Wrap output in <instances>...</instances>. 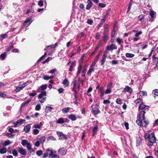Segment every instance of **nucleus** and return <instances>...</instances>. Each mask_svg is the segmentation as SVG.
Returning <instances> with one entry per match:
<instances>
[{"mask_svg":"<svg viewBox=\"0 0 158 158\" xmlns=\"http://www.w3.org/2000/svg\"><path fill=\"white\" fill-rule=\"evenodd\" d=\"M145 113L144 110L139 111L137 114L136 123L140 126L146 127L148 124V121L145 119L144 114Z\"/></svg>","mask_w":158,"mask_h":158,"instance_id":"nucleus-1","label":"nucleus"},{"mask_svg":"<svg viewBox=\"0 0 158 158\" xmlns=\"http://www.w3.org/2000/svg\"><path fill=\"white\" fill-rule=\"evenodd\" d=\"M46 151L48 154L49 158H59V156L56 154V151L53 150L52 149L48 148Z\"/></svg>","mask_w":158,"mask_h":158,"instance_id":"nucleus-2","label":"nucleus"},{"mask_svg":"<svg viewBox=\"0 0 158 158\" xmlns=\"http://www.w3.org/2000/svg\"><path fill=\"white\" fill-rule=\"evenodd\" d=\"M46 92L45 91H42L38 95V98L40 100V101L41 102L43 103L45 101L46 99Z\"/></svg>","mask_w":158,"mask_h":158,"instance_id":"nucleus-3","label":"nucleus"},{"mask_svg":"<svg viewBox=\"0 0 158 158\" xmlns=\"http://www.w3.org/2000/svg\"><path fill=\"white\" fill-rule=\"evenodd\" d=\"M149 140V143H148L149 145L152 146L153 145V143L156 142V139L154 134H151L150 135Z\"/></svg>","mask_w":158,"mask_h":158,"instance_id":"nucleus-4","label":"nucleus"},{"mask_svg":"<svg viewBox=\"0 0 158 158\" xmlns=\"http://www.w3.org/2000/svg\"><path fill=\"white\" fill-rule=\"evenodd\" d=\"M95 108H92V112L94 115L96 116L98 114L100 113V111L99 110V106L97 104L95 105Z\"/></svg>","mask_w":158,"mask_h":158,"instance_id":"nucleus-5","label":"nucleus"},{"mask_svg":"<svg viewBox=\"0 0 158 158\" xmlns=\"http://www.w3.org/2000/svg\"><path fill=\"white\" fill-rule=\"evenodd\" d=\"M56 134L59 137V139L60 140H63L67 139L66 135L60 131H57Z\"/></svg>","mask_w":158,"mask_h":158,"instance_id":"nucleus-6","label":"nucleus"},{"mask_svg":"<svg viewBox=\"0 0 158 158\" xmlns=\"http://www.w3.org/2000/svg\"><path fill=\"white\" fill-rule=\"evenodd\" d=\"M80 89V84H76L75 82L73 84V91L75 93V97L76 98V94L77 90H79Z\"/></svg>","mask_w":158,"mask_h":158,"instance_id":"nucleus-7","label":"nucleus"},{"mask_svg":"<svg viewBox=\"0 0 158 158\" xmlns=\"http://www.w3.org/2000/svg\"><path fill=\"white\" fill-rule=\"evenodd\" d=\"M27 85L26 83H24L19 85L17 87L15 91L16 92H18L20 90H22L23 88H24Z\"/></svg>","mask_w":158,"mask_h":158,"instance_id":"nucleus-8","label":"nucleus"},{"mask_svg":"<svg viewBox=\"0 0 158 158\" xmlns=\"http://www.w3.org/2000/svg\"><path fill=\"white\" fill-rule=\"evenodd\" d=\"M25 121V119H20L18 120L17 122L15 123H13V124H14V127H16L20 126L22 124H23Z\"/></svg>","mask_w":158,"mask_h":158,"instance_id":"nucleus-9","label":"nucleus"},{"mask_svg":"<svg viewBox=\"0 0 158 158\" xmlns=\"http://www.w3.org/2000/svg\"><path fill=\"white\" fill-rule=\"evenodd\" d=\"M142 32L141 31H137L135 35V37L133 39V40L134 42L136 41L139 40V35L141 34Z\"/></svg>","mask_w":158,"mask_h":158,"instance_id":"nucleus-10","label":"nucleus"},{"mask_svg":"<svg viewBox=\"0 0 158 158\" xmlns=\"http://www.w3.org/2000/svg\"><path fill=\"white\" fill-rule=\"evenodd\" d=\"M106 48V50H112L117 49V46L114 44H112L110 46L108 45L107 46Z\"/></svg>","mask_w":158,"mask_h":158,"instance_id":"nucleus-11","label":"nucleus"},{"mask_svg":"<svg viewBox=\"0 0 158 158\" xmlns=\"http://www.w3.org/2000/svg\"><path fill=\"white\" fill-rule=\"evenodd\" d=\"M133 90L132 89L127 85L125 86L122 91L123 93L128 92L130 94H131Z\"/></svg>","mask_w":158,"mask_h":158,"instance_id":"nucleus-12","label":"nucleus"},{"mask_svg":"<svg viewBox=\"0 0 158 158\" xmlns=\"http://www.w3.org/2000/svg\"><path fill=\"white\" fill-rule=\"evenodd\" d=\"M47 86V84L42 85L37 89L36 91L38 93L40 92L41 91H44V90L46 89Z\"/></svg>","mask_w":158,"mask_h":158,"instance_id":"nucleus-13","label":"nucleus"},{"mask_svg":"<svg viewBox=\"0 0 158 158\" xmlns=\"http://www.w3.org/2000/svg\"><path fill=\"white\" fill-rule=\"evenodd\" d=\"M19 153L21 155L25 156L27 154V152L25 149L22 148H19L18 149Z\"/></svg>","mask_w":158,"mask_h":158,"instance_id":"nucleus-14","label":"nucleus"},{"mask_svg":"<svg viewBox=\"0 0 158 158\" xmlns=\"http://www.w3.org/2000/svg\"><path fill=\"white\" fill-rule=\"evenodd\" d=\"M148 106L145 105L143 103H141L139 106V110H145L148 109Z\"/></svg>","mask_w":158,"mask_h":158,"instance_id":"nucleus-15","label":"nucleus"},{"mask_svg":"<svg viewBox=\"0 0 158 158\" xmlns=\"http://www.w3.org/2000/svg\"><path fill=\"white\" fill-rule=\"evenodd\" d=\"M107 57V53L106 52V51H105L103 56L102 58V60H101V65H103L104 63L105 62V60H106V57Z\"/></svg>","mask_w":158,"mask_h":158,"instance_id":"nucleus-16","label":"nucleus"},{"mask_svg":"<svg viewBox=\"0 0 158 158\" xmlns=\"http://www.w3.org/2000/svg\"><path fill=\"white\" fill-rule=\"evenodd\" d=\"M58 152L61 155H64L66 153V150L65 148H63L58 150Z\"/></svg>","mask_w":158,"mask_h":158,"instance_id":"nucleus-17","label":"nucleus"},{"mask_svg":"<svg viewBox=\"0 0 158 158\" xmlns=\"http://www.w3.org/2000/svg\"><path fill=\"white\" fill-rule=\"evenodd\" d=\"M109 27L108 25L105 24L104 29L103 35H108Z\"/></svg>","mask_w":158,"mask_h":158,"instance_id":"nucleus-18","label":"nucleus"},{"mask_svg":"<svg viewBox=\"0 0 158 158\" xmlns=\"http://www.w3.org/2000/svg\"><path fill=\"white\" fill-rule=\"evenodd\" d=\"M68 118L69 119L73 121H75L77 119V117L74 114H71L68 115Z\"/></svg>","mask_w":158,"mask_h":158,"instance_id":"nucleus-19","label":"nucleus"},{"mask_svg":"<svg viewBox=\"0 0 158 158\" xmlns=\"http://www.w3.org/2000/svg\"><path fill=\"white\" fill-rule=\"evenodd\" d=\"M98 127V124L97 123L94 126L92 134L93 135H94L96 133L97 131Z\"/></svg>","mask_w":158,"mask_h":158,"instance_id":"nucleus-20","label":"nucleus"},{"mask_svg":"<svg viewBox=\"0 0 158 158\" xmlns=\"http://www.w3.org/2000/svg\"><path fill=\"white\" fill-rule=\"evenodd\" d=\"M87 4L86 5V9L87 10H89L91 7L92 3L91 0H88L87 1Z\"/></svg>","mask_w":158,"mask_h":158,"instance_id":"nucleus-21","label":"nucleus"},{"mask_svg":"<svg viewBox=\"0 0 158 158\" xmlns=\"http://www.w3.org/2000/svg\"><path fill=\"white\" fill-rule=\"evenodd\" d=\"M31 129L30 124H28L24 127L23 130L25 132H28L30 131Z\"/></svg>","mask_w":158,"mask_h":158,"instance_id":"nucleus-22","label":"nucleus"},{"mask_svg":"<svg viewBox=\"0 0 158 158\" xmlns=\"http://www.w3.org/2000/svg\"><path fill=\"white\" fill-rule=\"evenodd\" d=\"M31 19H27L24 22L23 25H26L27 24V25L28 26H29L32 22Z\"/></svg>","mask_w":158,"mask_h":158,"instance_id":"nucleus-23","label":"nucleus"},{"mask_svg":"<svg viewBox=\"0 0 158 158\" xmlns=\"http://www.w3.org/2000/svg\"><path fill=\"white\" fill-rule=\"evenodd\" d=\"M27 148L28 150H29L30 152H31L33 151V149L31 148V145L29 143H28L26 145Z\"/></svg>","mask_w":158,"mask_h":158,"instance_id":"nucleus-24","label":"nucleus"},{"mask_svg":"<svg viewBox=\"0 0 158 158\" xmlns=\"http://www.w3.org/2000/svg\"><path fill=\"white\" fill-rule=\"evenodd\" d=\"M62 83L65 87L68 86L69 84V82L67 79H65L62 81Z\"/></svg>","mask_w":158,"mask_h":158,"instance_id":"nucleus-25","label":"nucleus"},{"mask_svg":"<svg viewBox=\"0 0 158 158\" xmlns=\"http://www.w3.org/2000/svg\"><path fill=\"white\" fill-rule=\"evenodd\" d=\"M94 71V68L90 66L89 67V69L87 73V74L91 76V73Z\"/></svg>","mask_w":158,"mask_h":158,"instance_id":"nucleus-26","label":"nucleus"},{"mask_svg":"<svg viewBox=\"0 0 158 158\" xmlns=\"http://www.w3.org/2000/svg\"><path fill=\"white\" fill-rule=\"evenodd\" d=\"M70 109V108L69 107L63 108L62 110V112L64 113H67L69 111Z\"/></svg>","mask_w":158,"mask_h":158,"instance_id":"nucleus-27","label":"nucleus"},{"mask_svg":"<svg viewBox=\"0 0 158 158\" xmlns=\"http://www.w3.org/2000/svg\"><path fill=\"white\" fill-rule=\"evenodd\" d=\"M152 94L154 97L158 96V89H156L153 91Z\"/></svg>","mask_w":158,"mask_h":158,"instance_id":"nucleus-28","label":"nucleus"},{"mask_svg":"<svg viewBox=\"0 0 158 158\" xmlns=\"http://www.w3.org/2000/svg\"><path fill=\"white\" fill-rule=\"evenodd\" d=\"M82 67V65L81 64H79L78 68V70L77 72V75L79 74L81 72V70Z\"/></svg>","mask_w":158,"mask_h":158,"instance_id":"nucleus-29","label":"nucleus"},{"mask_svg":"<svg viewBox=\"0 0 158 158\" xmlns=\"http://www.w3.org/2000/svg\"><path fill=\"white\" fill-rule=\"evenodd\" d=\"M75 65V62H72L70 65V68L69 69V70L70 71H72L73 70V68H74Z\"/></svg>","mask_w":158,"mask_h":158,"instance_id":"nucleus-30","label":"nucleus"},{"mask_svg":"<svg viewBox=\"0 0 158 158\" xmlns=\"http://www.w3.org/2000/svg\"><path fill=\"white\" fill-rule=\"evenodd\" d=\"M125 56L126 57L129 58H131L134 57V55L130 53H127Z\"/></svg>","mask_w":158,"mask_h":158,"instance_id":"nucleus-31","label":"nucleus"},{"mask_svg":"<svg viewBox=\"0 0 158 158\" xmlns=\"http://www.w3.org/2000/svg\"><path fill=\"white\" fill-rule=\"evenodd\" d=\"M57 122L59 124H62L64 123V118H59L57 120Z\"/></svg>","mask_w":158,"mask_h":158,"instance_id":"nucleus-32","label":"nucleus"},{"mask_svg":"<svg viewBox=\"0 0 158 158\" xmlns=\"http://www.w3.org/2000/svg\"><path fill=\"white\" fill-rule=\"evenodd\" d=\"M10 144V141L9 140L5 141L3 143L2 145L3 146H7Z\"/></svg>","mask_w":158,"mask_h":158,"instance_id":"nucleus-33","label":"nucleus"},{"mask_svg":"<svg viewBox=\"0 0 158 158\" xmlns=\"http://www.w3.org/2000/svg\"><path fill=\"white\" fill-rule=\"evenodd\" d=\"M52 107L50 106H47L46 107V109H45V110L47 112H48L49 111H51L52 110Z\"/></svg>","mask_w":158,"mask_h":158,"instance_id":"nucleus-34","label":"nucleus"},{"mask_svg":"<svg viewBox=\"0 0 158 158\" xmlns=\"http://www.w3.org/2000/svg\"><path fill=\"white\" fill-rule=\"evenodd\" d=\"M141 142V139L140 137H138L136 138L137 145H139Z\"/></svg>","mask_w":158,"mask_h":158,"instance_id":"nucleus-35","label":"nucleus"},{"mask_svg":"<svg viewBox=\"0 0 158 158\" xmlns=\"http://www.w3.org/2000/svg\"><path fill=\"white\" fill-rule=\"evenodd\" d=\"M6 152V149L5 148H3L0 149V153L4 154Z\"/></svg>","mask_w":158,"mask_h":158,"instance_id":"nucleus-36","label":"nucleus"},{"mask_svg":"<svg viewBox=\"0 0 158 158\" xmlns=\"http://www.w3.org/2000/svg\"><path fill=\"white\" fill-rule=\"evenodd\" d=\"M108 35H103V41L105 42H106L108 40Z\"/></svg>","mask_w":158,"mask_h":158,"instance_id":"nucleus-37","label":"nucleus"},{"mask_svg":"<svg viewBox=\"0 0 158 158\" xmlns=\"http://www.w3.org/2000/svg\"><path fill=\"white\" fill-rule=\"evenodd\" d=\"M31 101V99H29L27 101L23 103L22 105L21 106L22 107H24L26 106Z\"/></svg>","mask_w":158,"mask_h":158,"instance_id":"nucleus-38","label":"nucleus"},{"mask_svg":"<svg viewBox=\"0 0 158 158\" xmlns=\"http://www.w3.org/2000/svg\"><path fill=\"white\" fill-rule=\"evenodd\" d=\"M139 93L141 96H147V94L146 92L144 91H140Z\"/></svg>","mask_w":158,"mask_h":158,"instance_id":"nucleus-39","label":"nucleus"},{"mask_svg":"<svg viewBox=\"0 0 158 158\" xmlns=\"http://www.w3.org/2000/svg\"><path fill=\"white\" fill-rule=\"evenodd\" d=\"M56 140V139L53 136H49L47 138L48 140H54L55 141Z\"/></svg>","mask_w":158,"mask_h":158,"instance_id":"nucleus-40","label":"nucleus"},{"mask_svg":"<svg viewBox=\"0 0 158 158\" xmlns=\"http://www.w3.org/2000/svg\"><path fill=\"white\" fill-rule=\"evenodd\" d=\"M6 53L5 52H4L3 53L1 54L0 55V58L2 59V60L4 59L6 56Z\"/></svg>","mask_w":158,"mask_h":158,"instance_id":"nucleus-41","label":"nucleus"},{"mask_svg":"<svg viewBox=\"0 0 158 158\" xmlns=\"http://www.w3.org/2000/svg\"><path fill=\"white\" fill-rule=\"evenodd\" d=\"M27 140H22L21 142V144L23 145L24 146L25 145H27V144L28 143Z\"/></svg>","mask_w":158,"mask_h":158,"instance_id":"nucleus-42","label":"nucleus"},{"mask_svg":"<svg viewBox=\"0 0 158 158\" xmlns=\"http://www.w3.org/2000/svg\"><path fill=\"white\" fill-rule=\"evenodd\" d=\"M116 41L117 43L119 44H120L122 43L123 42V39L119 38H118L116 39Z\"/></svg>","mask_w":158,"mask_h":158,"instance_id":"nucleus-43","label":"nucleus"},{"mask_svg":"<svg viewBox=\"0 0 158 158\" xmlns=\"http://www.w3.org/2000/svg\"><path fill=\"white\" fill-rule=\"evenodd\" d=\"M84 56H85V54H83L82 55V56L81 57V58L79 60V64H81L82 63L83 60H84Z\"/></svg>","mask_w":158,"mask_h":158,"instance_id":"nucleus-44","label":"nucleus"},{"mask_svg":"<svg viewBox=\"0 0 158 158\" xmlns=\"http://www.w3.org/2000/svg\"><path fill=\"white\" fill-rule=\"evenodd\" d=\"M111 92L110 88L107 87V89L105 92V93L106 94H110Z\"/></svg>","mask_w":158,"mask_h":158,"instance_id":"nucleus-45","label":"nucleus"},{"mask_svg":"<svg viewBox=\"0 0 158 158\" xmlns=\"http://www.w3.org/2000/svg\"><path fill=\"white\" fill-rule=\"evenodd\" d=\"M39 132V130L37 129H35L33 130V133L35 135L38 134Z\"/></svg>","mask_w":158,"mask_h":158,"instance_id":"nucleus-46","label":"nucleus"},{"mask_svg":"<svg viewBox=\"0 0 158 158\" xmlns=\"http://www.w3.org/2000/svg\"><path fill=\"white\" fill-rule=\"evenodd\" d=\"M13 48V46L11 45L10 46L8 47L6 50V52H7L10 51L11 49Z\"/></svg>","mask_w":158,"mask_h":158,"instance_id":"nucleus-47","label":"nucleus"},{"mask_svg":"<svg viewBox=\"0 0 158 158\" xmlns=\"http://www.w3.org/2000/svg\"><path fill=\"white\" fill-rule=\"evenodd\" d=\"M155 12L152 10H151L150 11L149 15L151 18H153V16L155 15Z\"/></svg>","mask_w":158,"mask_h":158,"instance_id":"nucleus-48","label":"nucleus"},{"mask_svg":"<svg viewBox=\"0 0 158 158\" xmlns=\"http://www.w3.org/2000/svg\"><path fill=\"white\" fill-rule=\"evenodd\" d=\"M93 89L92 87H90L88 89L87 91V94L88 96H90L91 94H89V93Z\"/></svg>","mask_w":158,"mask_h":158,"instance_id":"nucleus-49","label":"nucleus"},{"mask_svg":"<svg viewBox=\"0 0 158 158\" xmlns=\"http://www.w3.org/2000/svg\"><path fill=\"white\" fill-rule=\"evenodd\" d=\"M43 153V152L42 150H39L37 151L36 152V154L38 156H40Z\"/></svg>","mask_w":158,"mask_h":158,"instance_id":"nucleus-50","label":"nucleus"},{"mask_svg":"<svg viewBox=\"0 0 158 158\" xmlns=\"http://www.w3.org/2000/svg\"><path fill=\"white\" fill-rule=\"evenodd\" d=\"M12 153L13 155L15 156H17L18 155L17 152L15 149L13 150Z\"/></svg>","mask_w":158,"mask_h":158,"instance_id":"nucleus-51","label":"nucleus"},{"mask_svg":"<svg viewBox=\"0 0 158 158\" xmlns=\"http://www.w3.org/2000/svg\"><path fill=\"white\" fill-rule=\"evenodd\" d=\"M41 109V106L40 104L37 105L35 107V110H36L39 111Z\"/></svg>","mask_w":158,"mask_h":158,"instance_id":"nucleus-52","label":"nucleus"},{"mask_svg":"<svg viewBox=\"0 0 158 158\" xmlns=\"http://www.w3.org/2000/svg\"><path fill=\"white\" fill-rule=\"evenodd\" d=\"M97 62V61H96V60H94L93 61L92 64L90 66L91 67L93 68H94V67L95 66Z\"/></svg>","mask_w":158,"mask_h":158,"instance_id":"nucleus-53","label":"nucleus"},{"mask_svg":"<svg viewBox=\"0 0 158 158\" xmlns=\"http://www.w3.org/2000/svg\"><path fill=\"white\" fill-rule=\"evenodd\" d=\"M98 6L101 8H104L106 6V5L102 3H99L98 5Z\"/></svg>","mask_w":158,"mask_h":158,"instance_id":"nucleus-54","label":"nucleus"},{"mask_svg":"<svg viewBox=\"0 0 158 158\" xmlns=\"http://www.w3.org/2000/svg\"><path fill=\"white\" fill-rule=\"evenodd\" d=\"M57 71V70L56 69H53L51 70H50L48 72L49 73H54L55 72H56Z\"/></svg>","mask_w":158,"mask_h":158,"instance_id":"nucleus-55","label":"nucleus"},{"mask_svg":"<svg viewBox=\"0 0 158 158\" xmlns=\"http://www.w3.org/2000/svg\"><path fill=\"white\" fill-rule=\"evenodd\" d=\"M115 33V29L114 28V29H113L111 32V36L112 38H114V37Z\"/></svg>","mask_w":158,"mask_h":158,"instance_id":"nucleus-56","label":"nucleus"},{"mask_svg":"<svg viewBox=\"0 0 158 158\" xmlns=\"http://www.w3.org/2000/svg\"><path fill=\"white\" fill-rule=\"evenodd\" d=\"M116 102L118 104H120L122 103L121 99L119 98H117L116 101Z\"/></svg>","mask_w":158,"mask_h":158,"instance_id":"nucleus-57","label":"nucleus"},{"mask_svg":"<svg viewBox=\"0 0 158 158\" xmlns=\"http://www.w3.org/2000/svg\"><path fill=\"white\" fill-rule=\"evenodd\" d=\"M110 101L108 100H104L103 102V103L105 104H110Z\"/></svg>","mask_w":158,"mask_h":158,"instance_id":"nucleus-58","label":"nucleus"},{"mask_svg":"<svg viewBox=\"0 0 158 158\" xmlns=\"http://www.w3.org/2000/svg\"><path fill=\"white\" fill-rule=\"evenodd\" d=\"M53 47V46L52 45H49V46H47L44 49V50H46L47 49H51Z\"/></svg>","mask_w":158,"mask_h":158,"instance_id":"nucleus-59","label":"nucleus"},{"mask_svg":"<svg viewBox=\"0 0 158 158\" xmlns=\"http://www.w3.org/2000/svg\"><path fill=\"white\" fill-rule=\"evenodd\" d=\"M47 55V54L46 53H45L44 55L42 56L41 57H40L39 59L37 61V62H38L40 61L41 60H42L46 55Z\"/></svg>","mask_w":158,"mask_h":158,"instance_id":"nucleus-60","label":"nucleus"},{"mask_svg":"<svg viewBox=\"0 0 158 158\" xmlns=\"http://www.w3.org/2000/svg\"><path fill=\"white\" fill-rule=\"evenodd\" d=\"M141 101V100L140 99H137L134 102L136 104H138L140 103Z\"/></svg>","mask_w":158,"mask_h":158,"instance_id":"nucleus-61","label":"nucleus"},{"mask_svg":"<svg viewBox=\"0 0 158 158\" xmlns=\"http://www.w3.org/2000/svg\"><path fill=\"white\" fill-rule=\"evenodd\" d=\"M87 22L88 24L91 25L93 23V21L91 19H89L87 20Z\"/></svg>","mask_w":158,"mask_h":158,"instance_id":"nucleus-62","label":"nucleus"},{"mask_svg":"<svg viewBox=\"0 0 158 158\" xmlns=\"http://www.w3.org/2000/svg\"><path fill=\"white\" fill-rule=\"evenodd\" d=\"M38 5L40 6H42L43 5V1L42 0L40 1L38 3Z\"/></svg>","mask_w":158,"mask_h":158,"instance_id":"nucleus-63","label":"nucleus"},{"mask_svg":"<svg viewBox=\"0 0 158 158\" xmlns=\"http://www.w3.org/2000/svg\"><path fill=\"white\" fill-rule=\"evenodd\" d=\"M153 126H158V119L155 121L154 123H153Z\"/></svg>","mask_w":158,"mask_h":158,"instance_id":"nucleus-64","label":"nucleus"}]
</instances>
